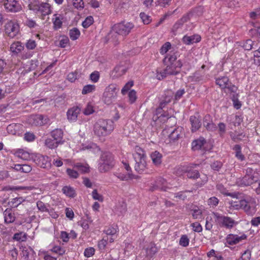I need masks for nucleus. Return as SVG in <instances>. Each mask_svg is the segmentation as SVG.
I'll return each instance as SVG.
<instances>
[{
	"label": "nucleus",
	"mask_w": 260,
	"mask_h": 260,
	"mask_svg": "<svg viewBox=\"0 0 260 260\" xmlns=\"http://www.w3.org/2000/svg\"><path fill=\"white\" fill-rule=\"evenodd\" d=\"M178 53L173 52L167 54L163 59V62L166 66V68L159 73L157 72L156 78L159 80H161L168 75H176L180 73L178 69H180L182 66V63L180 60H177Z\"/></svg>",
	"instance_id": "nucleus-1"
},
{
	"label": "nucleus",
	"mask_w": 260,
	"mask_h": 260,
	"mask_svg": "<svg viewBox=\"0 0 260 260\" xmlns=\"http://www.w3.org/2000/svg\"><path fill=\"white\" fill-rule=\"evenodd\" d=\"M134 24L129 22L123 21L114 24L111 31L109 36L113 38V41L117 44L119 42L118 36H126L128 35L131 30L134 28Z\"/></svg>",
	"instance_id": "nucleus-2"
},
{
	"label": "nucleus",
	"mask_w": 260,
	"mask_h": 260,
	"mask_svg": "<svg viewBox=\"0 0 260 260\" xmlns=\"http://www.w3.org/2000/svg\"><path fill=\"white\" fill-rule=\"evenodd\" d=\"M114 129V122L109 119H99L94 124L93 131L98 136L109 135Z\"/></svg>",
	"instance_id": "nucleus-3"
},
{
	"label": "nucleus",
	"mask_w": 260,
	"mask_h": 260,
	"mask_svg": "<svg viewBox=\"0 0 260 260\" xmlns=\"http://www.w3.org/2000/svg\"><path fill=\"white\" fill-rule=\"evenodd\" d=\"M114 166V157L111 153L105 152L102 153L99 165V170L100 172H106L112 169Z\"/></svg>",
	"instance_id": "nucleus-4"
},
{
	"label": "nucleus",
	"mask_w": 260,
	"mask_h": 260,
	"mask_svg": "<svg viewBox=\"0 0 260 260\" xmlns=\"http://www.w3.org/2000/svg\"><path fill=\"white\" fill-rule=\"evenodd\" d=\"M199 166L198 164H195L181 166L177 169V173L179 175L186 173L187 177L188 178L197 179L200 177V175L199 172L198 170H194V169Z\"/></svg>",
	"instance_id": "nucleus-5"
},
{
	"label": "nucleus",
	"mask_w": 260,
	"mask_h": 260,
	"mask_svg": "<svg viewBox=\"0 0 260 260\" xmlns=\"http://www.w3.org/2000/svg\"><path fill=\"white\" fill-rule=\"evenodd\" d=\"M136 161L135 166V170L139 173H142L146 168V155L143 151L139 148L136 153L133 154Z\"/></svg>",
	"instance_id": "nucleus-6"
},
{
	"label": "nucleus",
	"mask_w": 260,
	"mask_h": 260,
	"mask_svg": "<svg viewBox=\"0 0 260 260\" xmlns=\"http://www.w3.org/2000/svg\"><path fill=\"white\" fill-rule=\"evenodd\" d=\"M118 91V89L115 85H110L105 89L103 93V99L104 102L108 105L112 104L116 100Z\"/></svg>",
	"instance_id": "nucleus-7"
},
{
	"label": "nucleus",
	"mask_w": 260,
	"mask_h": 260,
	"mask_svg": "<svg viewBox=\"0 0 260 260\" xmlns=\"http://www.w3.org/2000/svg\"><path fill=\"white\" fill-rule=\"evenodd\" d=\"M213 214L216 222L221 227L231 229L237 224L235 220L230 217L220 215L218 213H213Z\"/></svg>",
	"instance_id": "nucleus-8"
},
{
	"label": "nucleus",
	"mask_w": 260,
	"mask_h": 260,
	"mask_svg": "<svg viewBox=\"0 0 260 260\" xmlns=\"http://www.w3.org/2000/svg\"><path fill=\"white\" fill-rule=\"evenodd\" d=\"M19 24L14 20L8 21L4 25V32L6 36L14 38L19 32Z\"/></svg>",
	"instance_id": "nucleus-9"
},
{
	"label": "nucleus",
	"mask_w": 260,
	"mask_h": 260,
	"mask_svg": "<svg viewBox=\"0 0 260 260\" xmlns=\"http://www.w3.org/2000/svg\"><path fill=\"white\" fill-rule=\"evenodd\" d=\"M21 257L23 260H36V253L34 249L29 246H21L20 248Z\"/></svg>",
	"instance_id": "nucleus-10"
},
{
	"label": "nucleus",
	"mask_w": 260,
	"mask_h": 260,
	"mask_svg": "<svg viewBox=\"0 0 260 260\" xmlns=\"http://www.w3.org/2000/svg\"><path fill=\"white\" fill-rule=\"evenodd\" d=\"M34 161L38 166L43 168H48L51 166L50 159L47 156L41 154L36 155Z\"/></svg>",
	"instance_id": "nucleus-11"
},
{
	"label": "nucleus",
	"mask_w": 260,
	"mask_h": 260,
	"mask_svg": "<svg viewBox=\"0 0 260 260\" xmlns=\"http://www.w3.org/2000/svg\"><path fill=\"white\" fill-rule=\"evenodd\" d=\"M256 181L257 180L254 176H248V174H245L243 177L238 178L237 180L236 183L239 186H247L252 184Z\"/></svg>",
	"instance_id": "nucleus-12"
},
{
	"label": "nucleus",
	"mask_w": 260,
	"mask_h": 260,
	"mask_svg": "<svg viewBox=\"0 0 260 260\" xmlns=\"http://www.w3.org/2000/svg\"><path fill=\"white\" fill-rule=\"evenodd\" d=\"M29 121L32 125L41 126L47 123L49 119L46 116L42 115H35L30 117Z\"/></svg>",
	"instance_id": "nucleus-13"
},
{
	"label": "nucleus",
	"mask_w": 260,
	"mask_h": 260,
	"mask_svg": "<svg viewBox=\"0 0 260 260\" xmlns=\"http://www.w3.org/2000/svg\"><path fill=\"white\" fill-rule=\"evenodd\" d=\"M5 9L8 12H16L20 9V5L15 0H6L4 4Z\"/></svg>",
	"instance_id": "nucleus-14"
},
{
	"label": "nucleus",
	"mask_w": 260,
	"mask_h": 260,
	"mask_svg": "<svg viewBox=\"0 0 260 260\" xmlns=\"http://www.w3.org/2000/svg\"><path fill=\"white\" fill-rule=\"evenodd\" d=\"M203 126L209 131H214L216 128V125L213 123L212 117L209 115H206L203 120Z\"/></svg>",
	"instance_id": "nucleus-15"
},
{
	"label": "nucleus",
	"mask_w": 260,
	"mask_h": 260,
	"mask_svg": "<svg viewBox=\"0 0 260 260\" xmlns=\"http://www.w3.org/2000/svg\"><path fill=\"white\" fill-rule=\"evenodd\" d=\"M189 121L191 125V132H195L201 127L202 122L201 117L198 115H192L189 117Z\"/></svg>",
	"instance_id": "nucleus-16"
},
{
	"label": "nucleus",
	"mask_w": 260,
	"mask_h": 260,
	"mask_svg": "<svg viewBox=\"0 0 260 260\" xmlns=\"http://www.w3.org/2000/svg\"><path fill=\"white\" fill-rule=\"evenodd\" d=\"M247 236L243 234L241 236L237 235L230 234L228 236L226 240L229 244L233 245L238 244L243 240L246 239Z\"/></svg>",
	"instance_id": "nucleus-17"
},
{
	"label": "nucleus",
	"mask_w": 260,
	"mask_h": 260,
	"mask_svg": "<svg viewBox=\"0 0 260 260\" xmlns=\"http://www.w3.org/2000/svg\"><path fill=\"white\" fill-rule=\"evenodd\" d=\"M80 111L81 109L78 106L73 107L69 109L67 114L68 119L70 121H76Z\"/></svg>",
	"instance_id": "nucleus-18"
},
{
	"label": "nucleus",
	"mask_w": 260,
	"mask_h": 260,
	"mask_svg": "<svg viewBox=\"0 0 260 260\" xmlns=\"http://www.w3.org/2000/svg\"><path fill=\"white\" fill-rule=\"evenodd\" d=\"M4 216L5 223L9 224L13 223L16 219L14 213L12 209L7 208L3 213Z\"/></svg>",
	"instance_id": "nucleus-19"
},
{
	"label": "nucleus",
	"mask_w": 260,
	"mask_h": 260,
	"mask_svg": "<svg viewBox=\"0 0 260 260\" xmlns=\"http://www.w3.org/2000/svg\"><path fill=\"white\" fill-rule=\"evenodd\" d=\"M150 157L153 164L156 167H159L162 161V155L158 151H155L150 154Z\"/></svg>",
	"instance_id": "nucleus-20"
},
{
	"label": "nucleus",
	"mask_w": 260,
	"mask_h": 260,
	"mask_svg": "<svg viewBox=\"0 0 260 260\" xmlns=\"http://www.w3.org/2000/svg\"><path fill=\"white\" fill-rule=\"evenodd\" d=\"M243 208L247 215H252L255 212L256 209L254 205L251 203L248 202L245 200L242 202Z\"/></svg>",
	"instance_id": "nucleus-21"
},
{
	"label": "nucleus",
	"mask_w": 260,
	"mask_h": 260,
	"mask_svg": "<svg viewBox=\"0 0 260 260\" xmlns=\"http://www.w3.org/2000/svg\"><path fill=\"white\" fill-rule=\"evenodd\" d=\"M201 40V37L199 35H193L192 36H184L182 38L183 42L186 45L192 44L194 43H198Z\"/></svg>",
	"instance_id": "nucleus-22"
},
{
	"label": "nucleus",
	"mask_w": 260,
	"mask_h": 260,
	"mask_svg": "<svg viewBox=\"0 0 260 260\" xmlns=\"http://www.w3.org/2000/svg\"><path fill=\"white\" fill-rule=\"evenodd\" d=\"M182 130V127H177L174 128L169 136L170 142H175L176 141H177L180 138Z\"/></svg>",
	"instance_id": "nucleus-23"
},
{
	"label": "nucleus",
	"mask_w": 260,
	"mask_h": 260,
	"mask_svg": "<svg viewBox=\"0 0 260 260\" xmlns=\"http://www.w3.org/2000/svg\"><path fill=\"white\" fill-rule=\"evenodd\" d=\"M12 168L16 171L25 173H29L32 170L31 166L27 164H16L14 165V167H12Z\"/></svg>",
	"instance_id": "nucleus-24"
},
{
	"label": "nucleus",
	"mask_w": 260,
	"mask_h": 260,
	"mask_svg": "<svg viewBox=\"0 0 260 260\" xmlns=\"http://www.w3.org/2000/svg\"><path fill=\"white\" fill-rule=\"evenodd\" d=\"M229 81V78L226 76H220L216 78L215 79L216 84L218 85L219 87L222 89L226 88Z\"/></svg>",
	"instance_id": "nucleus-25"
},
{
	"label": "nucleus",
	"mask_w": 260,
	"mask_h": 260,
	"mask_svg": "<svg viewBox=\"0 0 260 260\" xmlns=\"http://www.w3.org/2000/svg\"><path fill=\"white\" fill-rule=\"evenodd\" d=\"M51 136L56 142L59 144L63 143V141H62L63 137V132L61 129H55L52 131L51 133Z\"/></svg>",
	"instance_id": "nucleus-26"
},
{
	"label": "nucleus",
	"mask_w": 260,
	"mask_h": 260,
	"mask_svg": "<svg viewBox=\"0 0 260 260\" xmlns=\"http://www.w3.org/2000/svg\"><path fill=\"white\" fill-rule=\"evenodd\" d=\"M114 175L121 181H127L128 180L138 179L139 178L138 176H136L130 172H128L127 174L116 173L114 174Z\"/></svg>",
	"instance_id": "nucleus-27"
},
{
	"label": "nucleus",
	"mask_w": 260,
	"mask_h": 260,
	"mask_svg": "<svg viewBox=\"0 0 260 260\" xmlns=\"http://www.w3.org/2000/svg\"><path fill=\"white\" fill-rule=\"evenodd\" d=\"M166 185V180L161 177H159L157 178L155 181V184L154 187L155 189H159L162 191H166L167 188Z\"/></svg>",
	"instance_id": "nucleus-28"
},
{
	"label": "nucleus",
	"mask_w": 260,
	"mask_h": 260,
	"mask_svg": "<svg viewBox=\"0 0 260 260\" xmlns=\"http://www.w3.org/2000/svg\"><path fill=\"white\" fill-rule=\"evenodd\" d=\"M205 143L206 141L203 138L194 140L192 142V149L194 151L201 149Z\"/></svg>",
	"instance_id": "nucleus-29"
},
{
	"label": "nucleus",
	"mask_w": 260,
	"mask_h": 260,
	"mask_svg": "<svg viewBox=\"0 0 260 260\" xmlns=\"http://www.w3.org/2000/svg\"><path fill=\"white\" fill-rule=\"evenodd\" d=\"M39 11L42 15H47L51 13L50 6L48 3H42L40 5Z\"/></svg>",
	"instance_id": "nucleus-30"
},
{
	"label": "nucleus",
	"mask_w": 260,
	"mask_h": 260,
	"mask_svg": "<svg viewBox=\"0 0 260 260\" xmlns=\"http://www.w3.org/2000/svg\"><path fill=\"white\" fill-rule=\"evenodd\" d=\"M10 49L13 53L17 54L24 50V46L21 42H16L11 44Z\"/></svg>",
	"instance_id": "nucleus-31"
},
{
	"label": "nucleus",
	"mask_w": 260,
	"mask_h": 260,
	"mask_svg": "<svg viewBox=\"0 0 260 260\" xmlns=\"http://www.w3.org/2000/svg\"><path fill=\"white\" fill-rule=\"evenodd\" d=\"M217 189L222 194L225 196H229L231 197H237V195L236 193H230L228 192V190L221 184H217L216 186Z\"/></svg>",
	"instance_id": "nucleus-32"
},
{
	"label": "nucleus",
	"mask_w": 260,
	"mask_h": 260,
	"mask_svg": "<svg viewBox=\"0 0 260 260\" xmlns=\"http://www.w3.org/2000/svg\"><path fill=\"white\" fill-rule=\"evenodd\" d=\"M25 201L22 197L15 198L9 201L8 204L12 208H17Z\"/></svg>",
	"instance_id": "nucleus-33"
},
{
	"label": "nucleus",
	"mask_w": 260,
	"mask_h": 260,
	"mask_svg": "<svg viewBox=\"0 0 260 260\" xmlns=\"http://www.w3.org/2000/svg\"><path fill=\"white\" fill-rule=\"evenodd\" d=\"M74 168L82 174L87 173L89 172V167L88 165H84L81 163H77L74 165Z\"/></svg>",
	"instance_id": "nucleus-34"
},
{
	"label": "nucleus",
	"mask_w": 260,
	"mask_h": 260,
	"mask_svg": "<svg viewBox=\"0 0 260 260\" xmlns=\"http://www.w3.org/2000/svg\"><path fill=\"white\" fill-rule=\"evenodd\" d=\"M62 191L64 194L70 198H74L76 194L75 190L71 186H64L62 189Z\"/></svg>",
	"instance_id": "nucleus-35"
},
{
	"label": "nucleus",
	"mask_w": 260,
	"mask_h": 260,
	"mask_svg": "<svg viewBox=\"0 0 260 260\" xmlns=\"http://www.w3.org/2000/svg\"><path fill=\"white\" fill-rule=\"evenodd\" d=\"M59 144H60L59 143L56 142L55 140H52L51 138H47L45 141V146L50 149L55 148Z\"/></svg>",
	"instance_id": "nucleus-36"
},
{
	"label": "nucleus",
	"mask_w": 260,
	"mask_h": 260,
	"mask_svg": "<svg viewBox=\"0 0 260 260\" xmlns=\"http://www.w3.org/2000/svg\"><path fill=\"white\" fill-rule=\"evenodd\" d=\"M254 42L250 39L247 40L245 42L241 43V46L246 50H250L253 48H255L253 46Z\"/></svg>",
	"instance_id": "nucleus-37"
},
{
	"label": "nucleus",
	"mask_w": 260,
	"mask_h": 260,
	"mask_svg": "<svg viewBox=\"0 0 260 260\" xmlns=\"http://www.w3.org/2000/svg\"><path fill=\"white\" fill-rule=\"evenodd\" d=\"M192 216L194 219H200L202 216V211L198 207H194L191 209Z\"/></svg>",
	"instance_id": "nucleus-38"
},
{
	"label": "nucleus",
	"mask_w": 260,
	"mask_h": 260,
	"mask_svg": "<svg viewBox=\"0 0 260 260\" xmlns=\"http://www.w3.org/2000/svg\"><path fill=\"white\" fill-rule=\"evenodd\" d=\"M80 35V32L77 28H73L70 30L69 36L71 40H77Z\"/></svg>",
	"instance_id": "nucleus-39"
},
{
	"label": "nucleus",
	"mask_w": 260,
	"mask_h": 260,
	"mask_svg": "<svg viewBox=\"0 0 260 260\" xmlns=\"http://www.w3.org/2000/svg\"><path fill=\"white\" fill-rule=\"evenodd\" d=\"M57 15H55L56 16ZM53 28L55 30H57L61 28L62 24L61 19L59 16H56L53 18Z\"/></svg>",
	"instance_id": "nucleus-40"
},
{
	"label": "nucleus",
	"mask_w": 260,
	"mask_h": 260,
	"mask_svg": "<svg viewBox=\"0 0 260 260\" xmlns=\"http://www.w3.org/2000/svg\"><path fill=\"white\" fill-rule=\"evenodd\" d=\"M13 239L17 241H25L26 240V234L23 232L15 233Z\"/></svg>",
	"instance_id": "nucleus-41"
},
{
	"label": "nucleus",
	"mask_w": 260,
	"mask_h": 260,
	"mask_svg": "<svg viewBox=\"0 0 260 260\" xmlns=\"http://www.w3.org/2000/svg\"><path fill=\"white\" fill-rule=\"evenodd\" d=\"M157 251V247L154 244H151L149 248L146 249V255L147 256L151 257Z\"/></svg>",
	"instance_id": "nucleus-42"
},
{
	"label": "nucleus",
	"mask_w": 260,
	"mask_h": 260,
	"mask_svg": "<svg viewBox=\"0 0 260 260\" xmlns=\"http://www.w3.org/2000/svg\"><path fill=\"white\" fill-rule=\"evenodd\" d=\"M95 86L94 85L88 84L84 86L83 88L82 93L83 94H86L87 93L92 92L94 91Z\"/></svg>",
	"instance_id": "nucleus-43"
},
{
	"label": "nucleus",
	"mask_w": 260,
	"mask_h": 260,
	"mask_svg": "<svg viewBox=\"0 0 260 260\" xmlns=\"http://www.w3.org/2000/svg\"><path fill=\"white\" fill-rule=\"evenodd\" d=\"M93 18L91 16H88L82 22V26L84 28H88L93 23Z\"/></svg>",
	"instance_id": "nucleus-44"
},
{
	"label": "nucleus",
	"mask_w": 260,
	"mask_h": 260,
	"mask_svg": "<svg viewBox=\"0 0 260 260\" xmlns=\"http://www.w3.org/2000/svg\"><path fill=\"white\" fill-rule=\"evenodd\" d=\"M140 16L145 24H148L151 22V17L144 12H141L140 14Z\"/></svg>",
	"instance_id": "nucleus-45"
},
{
	"label": "nucleus",
	"mask_w": 260,
	"mask_h": 260,
	"mask_svg": "<svg viewBox=\"0 0 260 260\" xmlns=\"http://www.w3.org/2000/svg\"><path fill=\"white\" fill-rule=\"evenodd\" d=\"M66 172L67 174L71 178L76 179L79 176V173L76 170L68 168L67 169Z\"/></svg>",
	"instance_id": "nucleus-46"
},
{
	"label": "nucleus",
	"mask_w": 260,
	"mask_h": 260,
	"mask_svg": "<svg viewBox=\"0 0 260 260\" xmlns=\"http://www.w3.org/2000/svg\"><path fill=\"white\" fill-rule=\"evenodd\" d=\"M37 206L38 209L41 212H49V210L46 205L41 201L37 202Z\"/></svg>",
	"instance_id": "nucleus-47"
},
{
	"label": "nucleus",
	"mask_w": 260,
	"mask_h": 260,
	"mask_svg": "<svg viewBox=\"0 0 260 260\" xmlns=\"http://www.w3.org/2000/svg\"><path fill=\"white\" fill-rule=\"evenodd\" d=\"M189 239L186 235H182L180 239L179 244L183 247H186L189 244Z\"/></svg>",
	"instance_id": "nucleus-48"
},
{
	"label": "nucleus",
	"mask_w": 260,
	"mask_h": 260,
	"mask_svg": "<svg viewBox=\"0 0 260 260\" xmlns=\"http://www.w3.org/2000/svg\"><path fill=\"white\" fill-rule=\"evenodd\" d=\"M244 200H241L238 202H232L231 203V206L233 208L236 210L243 208L242 202H244Z\"/></svg>",
	"instance_id": "nucleus-49"
},
{
	"label": "nucleus",
	"mask_w": 260,
	"mask_h": 260,
	"mask_svg": "<svg viewBox=\"0 0 260 260\" xmlns=\"http://www.w3.org/2000/svg\"><path fill=\"white\" fill-rule=\"evenodd\" d=\"M108 238L105 239L104 238L99 241L98 247L100 250H103L105 249L107 243H108Z\"/></svg>",
	"instance_id": "nucleus-50"
},
{
	"label": "nucleus",
	"mask_w": 260,
	"mask_h": 260,
	"mask_svg": "<svg viewBox=\"0 0 260 260\" xmlns=\"http://www.w3.org/2000/svg\"><path fill=\"white\" fill-rule=\"evenodd\" d=\"M35 1L36 2V3H32V2L30 3L28 5V8H29V10H32L36 12H38L39 11V9H40V4H39V3H37V2L36 1V0H35Z\"/></svg>",
	"instance_id": "nucleus-51"
},
{
	"label": "nucleus",
	"mask_w": 260,
	"mask_h": 260,
	"mask_svg": "<svg viewBox=\"0 0 260 260\" xmlns=\"http://www.w3.org/2000/svg\"><path fill=\"white\" fill-rule=\"evenodd\" d=\"M171 44L170 42H166L160 48V53L161 54L166 53L168 50L171 48Z\"/></svg>",
	"instance_id": "nucleus-52"
},
{
	"label": "nucleus",
	"mask_w": 260,
	"mask_h": 260,
	"mask_svg": "<svg viewBox=\"0 0 260 260\" xmlns=\"http://www.w3.org/2000/svg\"><path fill=\"white\" fill-rule=\"evenodd\" d=\"M24 139L28 142H32L36 139V136L32 133L26 132L24 136Z\"/></svg>",
	"instance_id": "nucleus-53"
},
{
	"label": "nucleus",
	"mask_w": 260,
	"mask_h": 260,
	"mask_svg": "<svg viewBox=\"0 0 260 260\" xmlns=\"http://www.w3.org/2000/svg\"><path fill=\"white\" fill-rule=\"evenodd\" d=\"M193 13L191 11L188 12L186 14H184L180 19V21L184 23L190 20L192 17Z\"/></svg>",
	"instance_id": "nucleus-54"
},
{
	"label": "nucleus",
	"mask_w": 260,
	"mask_h": 260,
	"mask_svg": "<svg viewBox=\"0 0 260 260\" xmlns=\"http://www.w3.org/2000/svg\"><path fill=\"white\" fill-rule=\"evenodd\" d=\"M95 253V249L93 247L86 248L84 250V254L86 257H89L93 256Z\"/></svg>",
	"instance_id": "nucleus-55"
},
{
	"label": "nucleus",
	"mask_w": 260,
	"mask_h": 260,
	"mask_svg": "<svg viewBox=\"0 0 260 260\" xmlns=\"http://www.w3.org/2000/svg\"><path fill=\"white\" fill-rule=\"evenodd\" d=\"M51 251L56 253H58V254L62 255L63 254H64L66 250L64 249V248H62L61 247L59 246H54L52 249H51Z\"/></svg>",
	"instance_id": "nucleus-56"
},
{
	"label": "nucleus",
	"mask_w": 260,
	"mask_h": 260,
	"mask_svg": "<svg viewBox=\"0 0 260 260\" xmlns=\"http://www.w3.org/2000/svg\"><path fill=\"white\" fill-rule=\"evenodd\" d=\"M133 85L134 82L133 81H128L122 88L121 93L123 94H125L129 90L130 88L133 86Z\"/></svg>",
	"instance_id": "nucleus-57"
},
{
	"label": "nucleus",
	"mask_w": 260,
	"mask_h": 260,
	"mask_svg": "<svg viewBox=\"0 0 260 260\" xmlns=\"http://www.w3.org/2000/svg\"><path fill=\"white\" fill-rule=\"evenodd\" d=\"M18 156L23 159H27L29 157V154L23 149H19L17 151Z\"/></svg>",
	"instance_id": "nucleus-58"
},
{
	"label": "nucleus",
	"mask_w": 260,
	"mask_h": 260,
	"mask_svg": "<svg viewBox=\"0 0 260 260\" xmlns=\"http://www.w3.org/2000/svg\"><path fill=\"white\" fill-rule=\"evenodd\" d=\"M222 166V163L221 161H216L213 162L211 165V168L215 170L218 171Z\"/></svg>",
	"instance_id": "nucleus-59"
},
{
	"label": "nucleus",
	"mask_w": 260,
	"mask_h": 260,
	"mask_svg": "<svg viewBox=\"0 0 260 260\" xmlns=\"http://www.w3.org/2000/svg\"><path fill=\"white\" fill-rule=\"evenodd\" d=\"M69 42V38L66 36H63L59 40V46L61 48H64Z\"/></svg>",
	"instance_id": "nucleus-60"
},
{
	"label": "nucleus",
	"mask_w": 260,
	"mask_h": 260,
	"mask_svg": "<svg viewBox=\"0 0 260 260\" xmlns=\"http://www.w3.org/2000/svg\"><path fill=\"white\" fill-rule=\"evenodd\" d=\"M183 24L184 23H183V22H182L180 19L177 20L173 26V27L172 28V31L174 33L176 32L178 29H179L183 26Z\"/></svg>",
	"instance_id": "nucleus-61"
},
{
	"label": "nucleus",
	"mask_w": 260,
	"mask_h": 260,
	"mask_svg": "<svg viewBox=\"0 0 260 260\" xmlns=\"http://www.w3.org/2000/svg\"><path fill=\"white\" fill-rule=\"evenodd\" d=\"M92 196L94 200H98L99 201L102 202L103 201V197L102 195L98 193L96 189H94L92 192Z\"/></svg>",
	"instance_id": "nucleus-62"
},
{
	"label": "nucleus",
	"mask_w": 260,
	"mask_h": 260,
	"mask_svg": "<svg viewBox=\"0 0 260 260\" xmlns=\"http://www.w3.org/2000/svg\"><path fill=\"white\" fill-rule=\"evenodd\" d=\"M9 253L14 260H17L18 252L16 248L14 247L12 249L9 250Z\"/></svg>",
	"instance_id": "nucleus-63"
},
{
	"label": "nucleus",
	"mask_w": 260,
	"mask_h": 260,
	"mask_svg": "<svg viewBox=\"0 0 260 260\" xmlns=\"http://www.w3.org/2000/svg\"><path fill=\"white\" fill-rule=\"evenodd\" d=\"M36 47L35 41L29 40L26 43V47L28 50H32Z\"/></svg>",
	"instance_id": "nucleus-64"
}]
</instances>
